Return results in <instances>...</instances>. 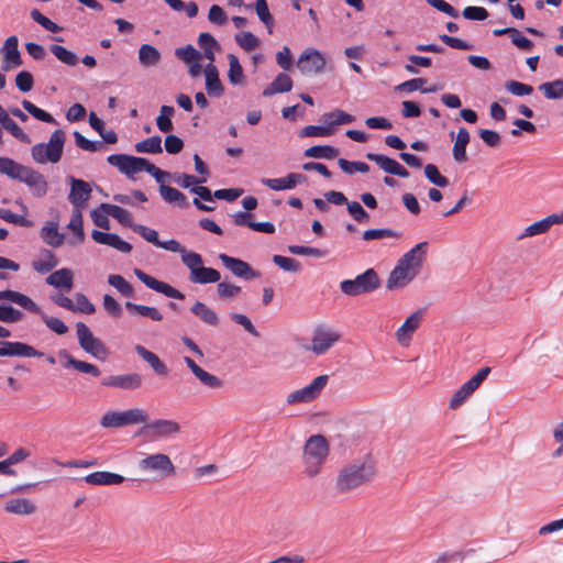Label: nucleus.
<instances>
[{
    "label": "nucleus",
    "mask_w": 563,
    "mask_h": 563,
    "mask_svg": "<svg viewBox=\"0 0 563 563\" xmlns=\"http://www.w3.org/2000/svg\"><path fill=\"white\" fill-rule=\"evenodd\" d=\"M22 107H23V109L27 113H30L36 120L45 122V123L56 124V120L54 119V117L51 113H48V112L42 110L41 108L36 107L31 101L23 100L22 101Z\"/></svg>",
    "instance_id": "obj_52"
},
{
    "label": "nucleus",
    "mask_w": 563,
    "mask_h": 563,
    "mask_svg": "<svg viewBox=\"0 0 563 563\" xmlns=\"http://www.w3.org/2000/svg\"><path fill=\"white\" fill-rule=\"evenodd\" d=\"M539 90L550 100H563V79L543 82L539 86Z\"/></svg>",
    "instance_id": "obj_43"
},
{
    "label": "nucleus",
    "mask_w": 563,
    "mask_h": 563,
    "mask_svg": "<svg viewBox=\"0 0 563 563\" xmlns=\"http://www.w3.org/2000/svg\"><path fill=\"white\" fill-rule=\"evenodd\" d=\"M427 247V242H420L398 260L386 283L388 290L402 289L416 278L426 260Z\"/></svg>",
    "instance_id": "obj_2"
},
{
    "label": "nucleus",
    "mask_w": 563,
    "mask_h": 563,
    "mask_svg": "<svg viewBox=\"0 0 563 563\" xmlns=\"http://www.w3.org/2000/svg\"><path fill=\"white\" fill-rule=\"evenodd\" d=\"M366 158L371 162H374L383 169L385 173L407 178L409 176L408 170L400 165L397 161L389 158L382 154L367 153Z\"/></svg>",
    "instance_id": "obj_22"
},
{
    "label": "nucleus",
    "mask_w": 563,
    "mask_h": 563,
    "mask_svg": "<svg viewBox=\"0 0 563 563\" xmlns=\"http://www.w3.org/2000/svg\"><path fill=\"white\" fill-rule=\"evenodd\" d=\"M159 194L166 202L177 205L180 208H187L189 206L187 197L174 187L162 184L159 186Z\"/></svg>",
    "instance_id": "obj_40"
},
{
    "label": "nucleus",
    "mask_w": 563,
    "mask_h": 563,
    "mask_svg": "<svg viewBox=\"0 0 563 563\" xmlns=\"http://www.w3.org/2000/svg\"><path fill=\"white\" fill-rule=\"evenodd\" d=\"M70 181V191L68 195V200L70 203L79 210L85 207L87 201L91 196V187L90 185L81 179H76L74 177H69Z\"/></svg>",
    "instance_id": "obj_20"
},
{
    "label": "nucleus",
    "mask_w": 563,
    "mask_h": 563,
    "mask_svg": "<svg viewBox=\"0 0 563 563\" xmlns=\"http://www.w3.org/2000/svg\"><path fill=\"white\" fill-rule=\"evenodd\" d=\"M134 273H135L136 277L150 289L161 292L169 298H174V299H184L185 298L183 292H180L178 289L172 287L167 283L161 282V280L147 275L146 273H144L141 269H135Z\"/></svg>",
    "instance_id": "obj_18"
},
{
    "label": "nucleus",
    "mask_w": 563,
    "mask_h": 563,
    "mask_svg": "<svg viewBox=\"0 0 563 563\" xmlns=\"http://www.w3.org/2000/svg\"><path fill=\"white\" fill-rule=\"evenodd\" d=\"M292 88L291 78L285 74L280 73L276 76V78L263 90V97H271L275 93H284L290 91Z\"/></svg>",
    "instance_id": "obj_31"
},
{
    "label": "nucleus",
    "mask_w": 563,
    "mask_h": 563,
    "mask_svg": "<svg viewBox=\"0 0 563 563\" xmlns=\"http://www.w3.org/2000/svg\"><path fill=\"white\" fill-rule=\"evenodd\" d=\"M255 11H256L258 19L268 29V33H272V27L274 25V18L268 10V4H267L266 0H256Z\"/></svg>",
    "instance_id": "obj_60"
},
{
    "label": "nucleus",
    "mask_w": 563,
    "mask_h": 563,
    "mask_svg": "<svg viewBox=\"0 0 563 563\" xmlns=\"http://www.w3.org/2000/svg\"><path fill=\"white\" fill-rule=\"evenodd\" d=\"M150 421L148 413L142 408H130L123 411H107L100 419V426L104 429L125 428L133 424H143Z\"/></svg>",
    "instance_id": "obj_6"
},
{
    "label": "nucleus",
    "mask_w": 563,
    "mask_h": 563,
    "mask_svg": "<svg viewBox=\"0 0 563 563\" xmlns=\"http://www.w3.org/2000/svg\"><path fill=\"white\" fill-rule=\"evenodd\" d=\"M101 385L122 390H137L143 385V377L136 372L110 375L102 379Z\"/></svg>",
    "instance_id": "obj_12"
},
{
    "label": "nucleus",
    "mask_w": 563,
    "mask_h": 563,
    "mask_svg": "<svg viewBox=\"0 0 563 563\" xmlns=\"http://www.w3.org/2000/svg\"><path fill=\"white\" fill-rule=\"evenodd\" d=\"M96 311L95 305L82 292L75 294V302L71 312L92 314Z\"/></svg>",
    "instance_id": "obj_57"
},
{
    "label": "nucleus",
    "mask_w": 563,
    "mask_h": 563,
    "mask_svg": "<svg viewBox=\"0 0 563 563\" xmlns=\"http://www.w3.org/2000/svg\"><path fill=\"white\" fill-rule=\"evenodd\" d=\"M0 126L22 143L29 144L30 136L12 120L9 112L0 104Z\"/></svg>",
    "instance_id": "obj_28"
},
{
    "label": "nucleus",
    "mask_w": 563,
    "mask_h": 563,
    "mask_svg": "<svg viewBox=\"0 0 563 563\" xmlns=\"http://www.w3.org/2000/svg\"><path fill=\"white\" fill-rule=\"evenodd\" d=\"M219 260L227 269L239 278L251 280L260 277V273L253 269L245 261L232 257L224 253L219 254Z\"/></svg>",
    "instance_id": "obj_14"
},
{
    "label": "nucleus",
    "mask_w": 563,
    "mask_h": 563,
    "mask_svg": "<svg viewBox=\"0 0 563 563\" xmlns=\"http://www.w3.org/2000/svg\"><path fill=\"white\" fill-rule=\"evenodd\" d=\"M75 143L76 145L88 152H97L103 147V143L100 141H90L87 137H85L81 133L78 131L74 132Z\"/></svg>",
    "instance_id": "obj_63"
},
{
    "label": "nucleus",
    "mask_w": 563,
    "mask_h": 563,
    "mask_svg": "<svg viewBox=\"0 0 563 563\" xmlns=\"http://www.w3.org/2000/svg\"><path fill=\"white\" fill-rule=\"evenodd\" d=\"M159 51L151 44H142L139 48V62L143 67H153L161 62Z\"/></svg>",
    "instance_id": "obj_37"
},
{
    "label": "nucleus",
    "mask_w": 563,
    "mask_h": 563,
    "mask_svg": "<svg viewBox=\"0 0 563 563\" xmlns=\"http://www.w3.org/2000/svg\"><path fill=\"white\" fill-rule=\"evenodd\" d=\"M190 311L208 325L217 327L220 322L217 312L201 301H196Z\"/></svg>",
    "instance_id": "obj_33"
},
{
    "label": "nucleus",
    "mask_w": 563,
    "mask_h": 563,
    "mask_svg": "<svg viewBox=\"0 0 563 563\" xmlns=\"http://www.w3.org/2000/svg\"><path fill=\"white\" fill-rule=\"evenodd\" d=\"M346 209L351 217L358 223H368L369 214L357 201L346 202Z\"/></svg>",
    "instance_id": "obj_61"
},
{
    "label": "nucleus",
    "mask_w": 563,
    "mask_h": 563,
    "mask_svg": "<svg viewBox=\"0 0 563 563\" xmlns=\"http://www.w3.org/2000/svg\"><path fill=\"white\" fill-rule=\"evenodd\" d=\"M144 424V431L152 438H168L180 432V424L175 420L156 419Z\"/></svg>",
    "instance_id": "obj_17"
},
{
    "label": "nucleus",
    "mask_w": 563,
    "mask_h": 563,
    "mask_svg": "<svg viewBox=\"0 0 563 563\" xmlns=\"http://www.w3.org/2000/svg\"><path fill=\"white\" fill-rule=\"evenodd\" d=\"M339 150L330 145H316L305 151L306 157L332 159L336 157Z\"/></svg>",
    "instance_id": "obj_49"
},
{
    "label": "nucleus",
    "mask_w": 563,
    "mask_h": 563,
    "mask_svg": "<svg viewBox=\"0 0 563 563\" xmlns=\"http://www.w3.org/2000/svg\"><path fill=\"white\" fill-rule=\"evenodd\" d=\"M135 352L140 357H142L146 363L150 364V366L157 375L166 376L168 374L167 366L161 361V358L155 353L148 351L147 349L139 344L135 346Z\"/></svg>",
    "instance_id": "obj_32"
},
{
    "label": "nucleus",
    "mask_w": 563,
    "mask_h": 563,
    "mask_svg": "<svg viewBox=\"0 0 563 563\" xmlns=\"http://www.w3.org/2000/svg\"><path fill=\"white\" fill-rule=\"evenodd\" d=\"M198 45L203 49V56L209 62H214V49H220L218 41L209 33H200Z\"/></svg>",
    "instance_id": "obj_42"
},
{
    "label": "nucleus",
    "mask_w": 563,
    "mask_h": 563,
    "mask_svg": "<svg viewBox=\"0 0 563 563\" xmlns=\"http://www.w3.org/2000/svg\"><path fill=\"white\" fill-rule=\"evenodd\" d=\"M124 476L107 472V471H98L90 473L84 477V481L87 484L93 485V486H112V485H120L124 482Z\"/></svg>",
    "instance_id": "obj_25"
},
{
    "label": "nucleus",
    "mask_w": 563,
    "mask_h": 563,
    "mask_svg": "<svg viewBox=\"0 0 563 563\" xmlns=\"http://www.w3.org/2000/svg\"><path fill=\"white\" fill-rule=\"evenodd\" d=\"M240 286L229 282H218L217 294L223 300H232L241 294Z\"/></svg>",
    "instance_id": "obj_55"
},
{
    "label": "nucleus",
    "mask_w": 563,
    "mask_h": 563,
    "mask_svg": "<svg viewBox=\"0 0 563 563\" xmlns=\"http://www.w3.org/2000/svg\"><path fill=\"white\" fill-rule=\"evenodd\" d=\"M329 382L328 375L317 376L309 385L291 391L286 397L287 405L308 404L317 399Z\"/></svg>",
    "instance_id": "obj_10"
},
{
    "label": "nucleus",
    "mask_w": 563,
    "mask_h": 563,
    "mask_svg": "<svg viewBox=\"0 0 563 563\" xmlns=\"http://www.w3.org/2000/svg\"><path fill=\"white\" fill-rule=\"evenodd\" d=\"M19 40L15 35L9 36L1 47L3 57V70L16 68L23 64L21 53L18 47Z\"/></svg>",
    "instance_id": "obj_19"
},
{
    "label": "nucleus",
    "mask_w": 563,
    "mask_h": 563,
    "mask_svg": "<svg viewBox=\"0 0 563 563\" xmlns=\"http://www.w3.org/2000/svg\"><path fill=\"white\" fill-rule=\"evenodd\" d=\"M0 300H9L19 305L31 312H40V306L36 305L30 297L14 290L0 291Z\"/></svg>",
    "instance_id": "obj_30"
},
{
    "label": "nucleus",
    "mask_w": 563,
    "mask_h": 563,
    "mask_svg": "<svg viewBox=\"0 0 563 563\" xmlns=\"http://www.w3.org/2000/svg\"><path fill=\"white\" fill-rule=\"evenodd\" d=\"M330 455V444L321 434L310 435L302 448V474L313 479L320 476Z\"/></svg>",
    "instance_id": "obj_4"
},
{
    "label": "nucleus",
    "mask_w": 563,
    "mask_h": 563,
    "mask_svg": "<svg viewBox=\"0 0 563 563\" xmlns=\"http://www.w3.org/2000/svg\"><path fill=\"white\" fill-rule=\"evenodd\" d=\"M307 177L302 174L290 173L282 178H263L262 184L271 188L272 190H287L292 189L297 184L305 183Z\"/></svg>",
    "instance_id": "obj_23"
},
{
    "label": "nucleus",
    "mask_w": 563,
    "mask_h": 563,
    "mask_svg": "<svg viewBox=\"0 0 563 563\" xmlns=\"http://www.w3.org/2000/svg\"><path fill=\"white\" fill-rule=\"evenodd\" d=\"M46 284L54 288L70 291L74 286V272L66 267L55 271L46 278Z\"/></svg>",
    "instance_id": "obj_26"
},
{
    "label": "nucleus",
    "mask_w": 563,
    "mask_h": 563,
    "mask_svg": "<svg viewBox=\"0 0 563 563\" xmlns=\"http://www.w3.org/2000/svg\"><path fill=\"white\" fill-rule=\"evenodd\" d=\"M66 134L63 130H55L47 143H37L31 148V156L37 164H56L63 156Z\"/></svg>",
    "instance_id": "obj_5"
},
{
    "label": "nucleus",
    "mask_w": 563,
    "mask_h": 563,
    "mask_svg": "<svg viewBox=\"0 0 563 563\" xmlns=\"http://www.w3.org/2000/svg\"><path fill=\"white\" fill-rule=\"evenodd\" d=\"M423 318V311L417 310L412 312L404 323L397 329L395 335L397 339V342L404 346H409L413 333L419 329Z\"/></svg>",
    "instance_id": "obj_16"
},
{
    "label": "nucleus",
    "mask_w": 563,
    "mask_h": 563,
    "mask_svg": "<svg viewBox=\"0 0 563 563\" xmlns=\"http://www.w3.org/2000/svg\"><path fill=\"white\" fill-rule=\"evenodd\" d=\"M473 393L474 390L466 383H464L457 390L453 393L449 402V408L451 410H456L468 399Z\"/></svg>",
    "instance_id": "obj_54"
},
{
    "label": "nucleus",
    "mask_w": 563,
    "mask_h": 563,
    "mask_svg": "<svg viewBox=\"0 0 563 563\" xmlns=\"http://www.w3.org/2000/svg\"><path fill=\"white\" fill-rule=\"evenodd\" d=\"M175 113V109L172 106H162L159 114L156 118V125L163 133H168L174 129L172 117Z\"/></svg>",
    "instance_id": "obj_46"
},
{
    "label": "nucleus",
    "mask_w": 563,
    "mask_h": 563,
    "mask_svg": "<svg viewBox=\"0 0 563 563\" xmlns=\"http://www.w3.org/2000/svg\"><path fill=\"white\" fill-rule=\"evenodd\" d=\"M185 364L190 368L195 377L206 387L220 389L224 386V382L218 376L205 371L189 356L184 357Z\"/></svg>",
    "instance_id": "obj_21"
},
{
    "label": "nucleus",
    "mask_w": 563,
    "mask_h": 563,
    "mask_svg": "<svg viewBox=\"0 0 563 563\" xmlns=\"http://www.w3.org/2000/svg\"><path fill=\"white\" fill-rule=\"evenodd\" d=\"M139 468L147 474L159 478L173 477L176 475V467L170 457L165 453L148 454L139 461Z\"/></svg>",
    "instance_id": "obj_8"
},
{
    "label": "nucleus",
    "mask_w": 563,
    "mask_h": 563,
    "mask_svg": "<svg viewBox=\"0 0 563 563\" xmlns=\"http://www.w3.org/2000/svg\"><path fill=\"white\" fill-rule=\"evenodd\" d=\"M108 283L109 285L114 287L121 295L125 297L134 296V289L132 285L129 282H126L121 275H109Z\"/></svg>",
    "instance_id": "obj_56"
},
{
    "label": "nucleus",
    "mask_w": 563,
    "mask_h": 563,
    "mask_svg": "<svg viewBox=\"0 0 563 563\" xmlns=\"http://www.w3.org/2000/svg\"><path fill=\"white\" fill-rule=\"evenodd\" d=\"M189 279L195 284H211L218 283L221 279V275L214 268L200 265L192 274H190Z\"/></svg>",
    "instance_id": "obj_34"
},
{
    "label": "nucleus",
    "mask_w": 563,
    "mask_h": 563,
    "mask_svg": "<svg viewBox=\"0 0 563 563\" xmlns=\"http://www.w3.org/2000/svg\"><path fill=\"white\" fill-rule=\"evenodd\" d=\"M42 240L52 247H59L65 240L64 234L58 232V224L49 222L41 229Z\"/></svg>",
    "instance_id": "obj_36"
},
{
    "label": "nucleus",
    "mask_w": 563,
    "mask_h": 563,
    "mask_svg": "<svg viewBox=\"0 0 563 563\" xmlns=\"http://www.w3.org/2000/svg\"><path fill=\"white\" fill-rule=\"evenodd\" d=\"M236 43L247 52L253 51L260 45V40L251 32H241L235 35Z\"/></svg>",
    "instance_id": "obj_62"
},
{
    "label": "nucleus",
    "mask_w": 563,
    "mask_h": 563,
    "mask_svg": "<svg viewBox=\"0 0 563 563\" xmlns=\"http://www.w3.org/2000/svg\"><path fill=\"white\" fill-rule=\"evenodd\" d=\"M0 174L5 175L10 179L23 183L27 186L32 195L37 198L44 197L48 191V184L43 174L10 157L0 156Z\"/></svg>",
    "instance_id": "obj_3"
},
{
    "label": "nucleus",
    "mask_w": 563,
    "mask_h": 563,
    "mask_svg": "<svg viewBox=\"0 0 563 563\" xmlns=\"http://www.w3.org/2000/svg\"><path fill=\"white\" fill-rule=\"evenodd\" d=\"M322 121L330 125V128H333L334 125H341V124H350L354 121V117L342 111V110H334L328 113H324L322 115Z\"/></svg>",
    "instance_id": "obj_47"
},
{
    "label": "nucleus",
    "mask_w": 563,
    "mask_h": 563,
    "mask_svg": "<svg viewBox=\"0 0 563 563\" xmlns=\"http://www.w3.org/2000/svg\"><path fill=\"white\" fill-rule=\"evenodd\" d=\"M51 53L63 64L74 67L78 64L77 55L66 47L57 44L49 46Z\"/></svg>",
    "instance_id": "obj_45"
},
{
    "label": "nucleus",
    "mask_w": 563,
    "mask_h": 563,
    "mask_svg": "<svg viewBox=\"0 0 563 563\" xmlns=\"http://www.w3.org/2000/svg\"><path fill=\"white\" fill-rule=\"evenodd\" d=\"M376 475V460L371 454H365L340 467L333 487L339 495H350L369 485Z\"/></svg>",
    "instance_id": "obj_1"
},
{
    "label": "nucleus",
    "mask_w": 563,
    "mask_h": 563,
    "mask_svg": "<svg viewBox=\"0 0 563 563\" xmlns=\"http://www.w3.org/2000/svg\"><path fill=\"white\" fill-rule=\"evenodd\" d=\"M91 238L95 242L103 245L111 246L122 253H130L132 245L123 241L119 235L114 233H106L98 230L91 232Z\"/></svg>",
    "instance_id": "obj_24"
},
{
    "label": "nucleus",
    "mask_w": 563,
    "mask_h": 563,
    "mask_svg": "<svg viewBox=\"0 0 563 563\" xmlns=\"http://www.w3.org/2000/svg\"><path fill=\"white\" fill-rule=\"evenodd\" d=\"M426 178L433 185L438 187H446L449 185V179L441 175L438 167L433 164H427L423 168Z\"/></svg>",
    "instance_id": "obj_59"
},
{
    "label": "nucleus",
    "mask_w": 563,
    "mask_h": 563,
    "mask_svg": "<svg viewBox=\"0 0 563 563\" xmlns=\"http://www.w3.org/2000/svg\"><path fill=\"white\" fill-rule=\"evenodd\" d=\"M76 334L82 351L101 361L109 356L110 351L107 345L93 335L86 323L80 321L76 323Z\"/></svg>",
    "instance_id": "obj_9"
},
{
    "label": "nucleus",
    "mask_w": 563,
    "mask_h": 563,
    "mask_svg": "<svg viewBox=\"0 0 563 563\" xmlns=\"http://www.w3.org/2000/svg\"><path fill=\"white\" fill-rule=\"evenodd\" d=\"M0 345H4L5 356L42 357L44 355L23 342L2 341Z\"/></svg>",
    "instance_id": "obj_27"
},
{
    "label": "nucleus",
    "mask_w": 563,
    "mask_h": 563,
    "mask_svg": "<svg viewBox=\"0 0 563 563\" xmlns=\"http://www.w3.org/2000/svg\"><path fill=\"white\" fill-rule=\"evenodd\" d=\"M341 335L339 332L329 328H317L314 330L311 343L306 345V351H311L316 355L325 354L336 342H339Z\"/></svg>",
    "instance_id": "obj_11"
},
{
    "label": "nucleus",
    "mask_w": 563,
    "mask_h": 563,
    "mask_svg": "<svg viewBox=\"0 0 563 563\" xmlns=\"http://www.w3.org/2000/svg\"><path fill=\"white\" fill-rule=\"evenodd\" d=\"M135 151L137 153H151L158 154L163 152L162 139L158 135L145 139L135 144Z\"/></svg>",
    "instance_id": "obj_50"
},
{
    "label": "nucleus",
    "mask_w": 563,
    "mask_h": 563,
    "mask_svg": "<svg viewBox=\"0 0 563 563\" xmlns=\"http://www.w3.org/2000/svg\"><path fill=\"white\" fill-rule=\"evenodd\" d=\"M228 60H229V71H228L229 81L234 86L244 84V73H243V68L239 62V58L234 54H229Z\"/></svg>",
    "instance_id": "obj_44"
},
{
    "label": "nucleus",
    "mask_w": 563,
    "mask_h": 563,
    "mask_svg": "<svg viewBox=\"0 0 563 563\" xmlns=\"http://www.w3.org/2000/svg\"><path fill=\"white\" fill-rule=\"evenodd\" d=\"M325 66L324 56L316 48L305 49L297 62V67L302 74H319Z\"/></svg>",
    "instance_id": "obj_13"
},
{
    "label": "nucleus",
    "mask_w": 563,
    "mask_h": 563,
    "mask_svg": "<svg viewBox=\"0 0 563 563\" xmlns=\"http://www.w3.org/2000/svg\"><path fill=\"white\" fill-rule=\"evenodd\" d=\"M4 509L9 514L32 515L35 512L36 507L31 500L26 498H15L9 500L5 504Z\"/></svg>",
    "instance_id": "obj_39"
},
{
    "label": "nucleus",
    "mask_w": 563,
    "mask_h": 563,
    "mask_svg": "<svg viewBox=\"0 0 563 563\" xmlns=\"http://www.w3.org/2000/svg\"><path fill=\"white\" fill-rule=\"evenodd\" d=\"M68 228L75 233L76 235V240H70L68 241V243L70 245H76L78 243H82L84 240H85V232H84V228H82V217H81V212L80 210H76L73 216H71V219L68 223Z\"/></svg>",
    "instance_id": "obj_51"
},
{
    "label": "nucleus",
    "mask_w": 563,
    "mask_h": 563,
    "mask_svg": "<svg viewBox=\"0 0 563 563\" xmlns=\"http://www.w3.org/2000/svg\"><path fill=\"white\" fill-rule=\"evenodd\" d=\"M108 164L117 167L121 173L128 177H132L134 174L142 172V165L144 164L143 157H135L125 154H112L107 158Z\"/></svg>",
    "instance_id": "obj_15"
},
{
    "label": "nucleus",
    "mask_w": 563,
    "mask_h": 563,
    "mask_svg": "<svg viewBox=\"0 0 563 563\" xmlns=\"http://www.w3.org/2000/svg\"><path fill=\"white\" fill-rule=\"evenodd\" d=\"M426 82H427L426 78H420V77L419 78H413V79H410V80L401 82L400 85H398L396 87V89L399 90V91H405V92H411V91H416V90H421L424 93L437 91L435 87L423 89L422 86Z\"/></svg>",
    "instance_id": "obj_58"
},
{
    "label": "nucleus",
    "mask_w": 563,
    "mask_h": 563,
    "mask_svg": "<svg viewBox=\"0 0 563 563\" xmlns=\"http://www.w3.org/2000/svg\"><path fill=\"white\" fill-rule=\"evenodd\" d=\"M471 135L465 128H460L454 141L452 155L456 163H465L467 161L466 146L470 143Z\"/></svg>",
    "instance_id": "obj_29"
},
{
    "label": "nucleus",
    "mask_w": 563,
    "mask_h": 563,
    "mask_svg": "<svg viewBox=\"0 0 563 563\" xmlns=\"http://www.w3.org/2000/svg\"><path fill=\"white\" fill-rule=\"evenodd\" d=\"M338 164L340 168L349 175L354 174L355 172L367 173L369 170V166L363 162H350L345 158H339Z\"/></svg>",
    "instance_id": "obj_64"
},
{
    "label": "nucleus",
    "mask_w": 563,
    "mask_h": 563,
    "mask_svg": "<svg viewBox=\"0 0 563 563\" xmlns=\"http://www.w3.org/2000/svg\"><path fill=\"white\" fill-rule=\"evenodd\" d=\"M550 224L548 222L547 217L528 225L523 229V231L517 236L518 241L525 240L527 238L537 236L543 233H547L550 230Z\"/></svg>",
    "instance_id": "obj_48"
},
{
    "label": "nucleus",
    "mask_w": 563,
    "mask_h": 563,
    "mask_svg": "<svg viewBox=\"0 0 563 563\" xmlns=\"http://www.w3.org/2000/svg\"><path fill=\"white\" fill-rule=\"evenodd\" d=\"M100 209L125 227H130L132 229L135 224L132 222V216L126 209L110 203H101Z\"/></svg>",
    "instance_id": "obj_41"
},
{
    "label": "nucleus",
    "mask_w": 563,
    "mask_h": 563,
    "mask_svg": "<svg viewBox=\"0 0 563 563\" xmlns=\"http://www.w3.org/2000/svg\"><path fill=\"white\" fill-rule=\"evenodd\" d=\"M380 286V278L375 269L368 268L354 279H345L340 283L341 291L350 297L368 294Z\"/></svg>",
    "instance_id": "obj_7"
},
{
    "label": "nucleus",
    "mask_w": 563,
    "mask_h": 563,
    "mask_svg": "<svg viewBox=\"0 0 563 563\" xmlns=\"http://www.w3.org/2000/svg\"><path fill=\"white\" fill-rule=\"evenodd\" d=\"M125 308L129 310V312L131 314H134V316L147 317L151 320L157 321V322L163 320V314L155 307L145 306V305H139V303H134V302H131V301H126L125 302Z\"/></svg>",
    "instance_id": "obj_38"
},
{
    "label": "nucleus",
    "mask_w": 563,
    "mask_h": 563,
    "mask_svg": "<svg viewBox=\"0 0 563 563\" xmlns=\"http://www.w3.org/2000/svg\"><path fill=\"white\" fill-rule=\"evenodd\" d=\"M58 265V258L46 249L41 251V258L32 262V267L40 274H46Z\"/></svg>",
    "instance_id": "obj_35"
},
{
    "label": "nucleus",
    "mask_w": 563,
    "mask_h": 563,
    "mask_svg": "<svg viewBox=\"0 0 563 563\" xmlns=\"http://www.w3.org/2000/svg\"><path fill=\"white\" fill-rule=\"evenodd\" d=\"M38 314L42 319V321L45 323V325L53 332H55L58 335L66 334L68 331V327L59 318L56 317H49L46 313L43 312V310L40 308V312H35Z\"/></svg>",
    "instance_id": "obj_53"
}]
</instances>
